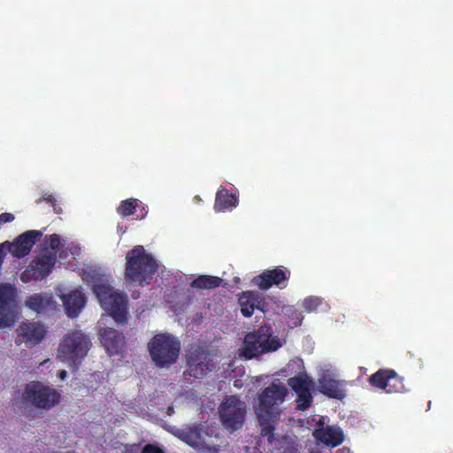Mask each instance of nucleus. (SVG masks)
I'll list each match as a JSON object with an SVG mask.
<instances>
[{
  "label": "nucleus",
  "instance_id": "obj_1",
  "mask_svg": "<svg viewBox=\"0 0 453 453\" xmlns=\"http://www.w3.org/2000/svg\"><path fill=\"white\" fill-rule=\"evenodd\" d=\"M58 252L61 259H67L69 256L76 259L81 257L83 250L76 242L62 240L58 234L48 235L44 239L43 250L21 273V280L27 283L45 278L56 264Z\"/></svg>",
  "mask_w": 453,
  "mask_h": 453
},
{
  "label": "nucleus",
  "instance_id": "obj_2",
  "mask_svg": "<svg viewBox=\"0 0 453 453\" xmlns=\"http://www.w3.org/2000/svg\"><path fill=\"white\" fill-rule=\"evenodd\" d=\"M83 280L91 286L101 307L117 323L125 324L127 320V296L113 288L111 275L101 268H91L84 272Z\"/></svg>",
  "mask_w": 453,
  "mask_h": 453
},
{
  "label": "nucleus",
  "instance_id": "obj_3",
  "mask_svg": "<svg viewBox=\"0 0 453 453\" xmlns=\"http://www.w3.org/2000/svg\"><path fill=\"white\" fill-rule=\"evenodd\" d=\"M288 395L287 387L279 380L265 388L259 395V403L257 414L261 425L262 440L266 439L271 444L273 442V424L280 414V405Z\"/></svg>",
  "mask_w": 453,
  "mask_h": 453
},
{
  "label": "nucleus",
  "instance_id": "obj_4",
  "mask_svg": "<svg viewBox=\"0 0 453 453\" xmlns=\"http://www.w3.org/2000/svg\"><path fill=\"white\" fill-rule=\"evenodd\" d=\"M158 267V262L143 246H135L126 256V281L135 286L149 285Z\"/></svg>",
  "mask_w": 453,
  "mask_h": 453
},
{
  "label": "nucleus",
  "instance_id": "obj_5",
  "mask_svg": "<svg viewBox=\"0 0 453 453\" xmlns=\"http://www.w3.org/2000/svg\"><path fill=\"white\" fill-rule=\"evenodd\" d=\"M282 376H290L288 385L297 394V408L306 410L311 403V380L304 372L303 362L300 358L291 359L281 371Z\"/></svg>",
  "mask_w": 453,
  "mask_h": 453
},
{
  "label": "nucleus",
  "instance_id": "obj_6",
  "mask_svg": "<svg viewBox=\"0 0 453 453\" xmlns=\"http://www.w3.org/2000/svg\"><path fill=\"white\" fill-rule=\"evenodd\" d=\"M243 355L250 359L257 355L275 351L282 346L280 339L273 334L271 326L265 325L246 335Z\"/></svg>",
  "mask_w": 453,
  "mask_h": 453
},
{
  "label": "nucleus",
  "instance_id": "obj_7",
  "mask_svg": "<svg viewBox=\"0 0 453 453\" xmlns=\"http://www.w3.org/2000/svg\"><path fill=\"white\" fill-rule=\"evenodd\" d=\"M148 348L155 364L165 367L177 360L180 350V342L169 334H158L150 340Z\"/></svg>",
  "mask_w": 453,
  "mask_h": 453
},
{
  "label": "nucleus",
  "instance_id": "obj_8",
  "mask_svg": "<svg viewBox=\"0 0 453 453\" xmlns=\"http://www.w3.org/2000/svg\"><path fill=\"white\" fill-rule=\"evenodd\" d=\"M90 346L89 338L81 331L68 333L59 345L58 357L71 366L76 365L88 354Z\"/></svg>",
  "mask_w": 453,
  "mask_h": 453
},
{
  "label": "nucleus",
  "instance_id": "obj_9",
  "mask_svg": "<svg viewBox=\"0 0 453 453\" xmlns=\"http://www.w3.org/2000/svg\"><path fill=\"white\" fill-rule=\"evenodd\" d=\"M173 434L200 452H217L212 434L205 430L203 425L175 428Z\"/></svg>",
  "mask_w": 453,
  "mask_h": 453
},
{
  "label": "nucleus",
  "instance_id": "obj_10",
  "mask_svg": "<svg viewBox=\"0 0 453 453\" xmlns=\"http://www.w3.org/2000/svg\"><path fill=\"white\" fill-rule=\"evenodd\" d=\"M317 371L319 386L323 394L340 400L346 396L347 381L338 379L339 374L331 364H320Z\"/></svg>",
  "mask_w": 453,
  "mask_h": 453
},
{
  "label": "nucleus",
  "instance_id": "obj_11",
  "mask_svg": "<svg viewBox=\"0 0 453 453\" xmlns=\"http://www.w3.org/2000/svg\"><path fill=\"white\" fill-rule=\"evenodd\" d=\"M245 412V403L234 395L227 396L219 407L221 424L229 432L242 426Z\"/></svg>",
  "mask_w": 453,
  "mask_h": 453
},
{
  "label": "nucleus",
  "instance_id": "obj_12",
  "mask_svg": "<svg viewBox=\"0 0 453 453\" xmlns=\"http://www.w3.org/2000/svg\"><path fill=\"white\" fill-rule=\"evenodd\" d=\"M24 399L36 407L50 409L58 402L59 394L50 386L32 381L25 388Z\"/></svg>",
  "mask_w": 453,
  "mask_h": 453
},
{
  "label": "nucleus",
  "instance_id": "obj_13",
  "mask_svg": "<svg viewBox=\"0 0 453 453\" xmlns=\"http://www.w3.org/2000/svg\"><path fill=\"white\" fill-rule=\"evenodd\" d=\"M56 294L62 301L63 307L69 318H76L86 305V296L81 288H72L60 284L56 288Z\"/></svg>",
  "mask_w": 453,
  "mask_h": 453
},
{
  "label": "nucleus",
  "instance_id": "obj_14",
  "mask_svg": "<svg viewBox=\"0 0 453 453\" xmlns=\"http://www.w3.org/2000/svg\"><path fill=\"white\" fill-rule=\"evenodd\" d=\"M16 289L12 284L0 285V328L12 326L17 319Z\"/></svg>",
  "mask_w": 453,
  "mask_h": 453
},
{
  "label": "nucleus",
  "instance_id": "obj_15",
  "mask_svg": "<svg viewBox=\"0 0 453 453\" xmlns=\"http://www.w3.org/2000/svg\"><path fill=\"white\" fill-rule=\"evenodd\" d=\"M312 421L315 422L313 435L319 441L331 447H336L343 441L342 429L336 426L329 425L326 417L318 416Z\"/></svg>",
  "mask_w": 453,
  "mask_h": 453
},
{
  "label": "nucleus",
  "instance_id": "obj_16",
  "mask_svg": "<svg viewBox=\"0 0 453 453\" xmlns=\"http://www.w3.org/2000/svg\"><path fill=\"white\" fill-rule=\"evenodd\" d=\"M370 383L386 393H403L406 391L403 379L393 370H379L369 379Z\"/></svg>",
  "mask_w": 453,
  "mask_h": 453
},
{
  "label": "nucleus",
  "instance_id": "obj_17",
  "mask_svg": "<svg viewBox=\"0 0 453 453\" xmlns=\"http://www.w3.org/2000/svg\"><path fill=\"white\" fill-rule=\"evenodd\" d=\"M289 274L290 273L288 269L276 267L272 270L264 271L259 275L254 277L252 282L263 290L269 289L273 285L285 288Z\"/></svg>",
  "mask_w": 453,
  "mask_h": 453
},
{
  "label": "nucleus",
  "instance_id": "obj_18",
  "mask_svg": "<svg viewBox=\"0 0 453 453\" xmlns=\"http://www.w3.org/2000/svg\"><path fill=\"white\" fill-rule=\"evenodd\" d=\"M46 334L45 326L40 322H22L18 328V340L28 348L40 343Z\"/></svg>",
  "mask_w": 453,
  "mask_h": 453
},
{
  "label": "nucleus",
  "instance_id": "obj_19",
  "mask_svg": "<svg viewBox=\"0 0 453 453\" xmlns=\"http://www.w3.org/2000/svg\"><path fill=\"white\" fill-rule=\"evenodd\" d=\"M218 360V357L211 356L203 352L198 354L189 353L188 355V364L189 366L190 375L196 378H201L207 374V372H211L217 369V365L214 361Z\"/></svg>",
  "mask_w": 453,
  "mask_h": 453
},
{
  "label": "nucleus",
  "instance_id": "obj_20",
  "mask_svg": "<svg viewBox=\"0 0 453 453\" xmlns=\"http://www.w3.org/2000/svg\"><path fill=\"white\" fill-rule=\"evenodd\" d=\"M103 319L99 322V338L102 345L104 347L109 355H117L119 354L124 347L125 339L124 337L119 334L115 329L111 327L103 328L101 325L103 324Z\"/></svg>",
  "mask_w": 453,
  "mask_h": 453
},
{
  "label": "nucleus",
  "instance_id": "obj_21",
  "mask_svg": "<svg viewBox=\"0 0 453 453\" xmlns=\"http://www.w3.org/2000/svg\"><path fill=\"white\" fill-rule=\"evenodd\" d=\"M241 312L245 317H250L255 310L265 312V296L264 294L257 291H246L242 293L239 297Z\"/></svg>",
  "mask_w": 453,
  "mask_h": 453
},
{
  "label": "nucleus",
  "instance_id": "obj_22",
  "mask_svg": "<svg viewBox=\"0 0 453 453\" xmlns=\"http://www.w3.org/2000/svg\"><path fill=\"white\" fill-rule=\"evenodd\" d=\"M239 204V192H229L220 186L215 196L214 211L216 212L232 211Z\"/></svg>",
  "mask_w": 453,
  "mask_h": 453
},
{
  "label": "nucleus",
  "instance_id": "obj_23",
  "mask_svg": "<svg viewBox=\"0 0 453 453\" xmlns=\"http://www.w3.org/2000/svg\"><path fill=\"white\" fill-rule=\"evenodd\" d=\"M26 306L36 312L53 311L57 303L50 293H36L30 296L25 303Z\"/></svg>",
  "mask_w": 453,
  "mask_h": 453
},
{
  "label": "nucleus",
  "instance_id": "obj_24",
  "mask_svg": "<svg viewBox=\"0 0 453 453\" xmlns=\"http://www.w3.org/2000/svg\"><path fill=\"white\" fill-rule=\"evenodd\" d=\"M272 440L273 442L271 444L266 439L262 440L261 442L267 443V450L270 453H298L296 448L287 438H276L273 433Z\"/></svg>",
  "mask_w": 453,
  "mask_h": 453
},
{
  "label": "nucleus",
  "instance_id": "obj_25",
  "mask_svg": "<svg viewBox=\"0 0 453 453\" xmlns=\"http://www.w3.org/2000/svg\"><path fill=\"white\" fill-rule=\"evenodd\" d=\"M220 281L219 277L202 275L194 280L191 286L196 288H214L219 286Z\"/></svg>",
  "mask_w": 453,
  "mask_h": 453
},
{
  "label": "nucleus",
  "instance_id": "obj_26",
  "mask_svg": "<svg viewBox=\"0 0 453 453\" xmlns=\"http://www.w3.org/2000/svg\"><path fill=\"white\" fill-rule=\"evenodd\" d=\"M137 207V200L136 199H127L121 202L119 206L117 209V211L119 215L123 217H127L132 215Z\"/></svg>",
  "mask_w": 453,
  "mask_h": 453
},
{
  "label": "nucleus",
  "instance_id": "obj_27",
  "mask_svg": "<svg viewBox=\"0 0 453 453\" xmlns=\"http://www.w3.org/2000/svg\"><path fill=\"white\" fill-rule=\"evenodd\" d=\"M323 303L324 302L321 297L311 296L303 299L302 306L307 312H314L317 311Z\"/></svg>",
  "mask_w": 453,
  "mask_h": 453
},
{
  "label": "nucleus",
  "instance_id": "obj_28",
  "mask_svg": "<svg viewBox=\"0 0 453 453\" xmlns=\"http://www.w3.org/2000/svg\"><path fill=\"white\" fill-rule=\"evenodd\" d=\"M282 312L284 313V315H289L292 312L295 313L296 321L293 324L296 326L300 325V323H301V321L303 319V317H302L301 313L296 311L293 306H285V307H283Z\"/></svg>",
  "mask_w": 453,
  "mask_h": 453
},
{
  "label": "nucleus",
  "instance_id": "obj_29",
  "mask_svg": "<svg viewBox=\"0 0 453 453\" xmlns=\"http://www.w3.org/2000/svg\"><path fill=\"white\" fill-rule=\"evenodd\" d=\"M14 219V216L12 213L4 212L0 215V225L12 222Z\"/></svg>",
  "mask_w": 453,
  "mask_h": 453
},
{
  "label": "nucleus",
  "instance_id": "obj_30",
  "mask_svg": "<svg viewBox=\"0 0 453 453\" xmlns=\"http://www.w3.org/2000/svg\"><path fill=\"white\" fill-rule=\"evenodd\" d=\"M142 453H164L162 449L153 445H146Z\"/></svg>",
  "mask_w": 453,
  "mask_h": 453
},
{
  "label": "nucleus",
  "instance_id": "obj_31",
  "mask_svg": "<svg viewBox=\"0 0 453 453\" xmlns=\"http://www.w3.org/2000/svg\"><path fill=\"white\" fill-rule=\"evenodd\" d=\"M42 198L48 202V203H50L54 200L53 196L51 194H50L49 192H45L43 195H42Z\"/></svg>",
  "mask_w": 453,
  "mask_h": 453
},
{
  "label": "nucleus",
  "instance_id": "obj_32",
  "mask_svg": "<svg viewBox=\"0 0 453 453\" xmlns=\"http://www.w3.org/2000/svg\"><path fill=\"white\" fill-rule=\"evenodd\" d=\"M117 231L119 234H123L126 232V227L119 225L117 227Z\"/></svg>",
  "mask_w": 453,
  "mask_h": 453
},
{
  "label": "nucleus",
  "instance_id": "obj_33",
  "mask_svg": "<svg viewBox=\"0 0 453 453\" xmlns=\"http://www.w3.org/2000/svg\"><path fill=\"white\" fill-rule=\"evenodd\" d=\"M66 377V372L65 370H62L60 372H59V378L60 380H64Z\"/></svg>",
  "mask_w": 453,
  "mask_h": 453
},
{
  "label": "nucleus",
  "instance_id": "obj_34",
  "mask_svg": "<svg viewBox=\"0 0 453 453\" xmlns=\"http://www.w3.org/2000/svg\"><path fill=\"white\" fill-rule=\"evenodd\" d=\"M340 453H350V450L349 449H342Z\"/></svg>",
  "mask_w": 453,
  "mask_h": 453
},
{
  "label": "nucleus",
  "instance_id": "obj_35",
  "mask_svg": "<svg viewBox=\"0 0 453 453\" xmlns=\"http://www.w3.org/2000/svg\"><path fill=\"white\" fill-rule=\"evenodd\" d=\"M200 200H201V198H200V196H196L194 197V201H195L196 203L200 202Z\"/></svg>",
  "mask_w": 453,
  "mask_h": 453
}]
</instances>
